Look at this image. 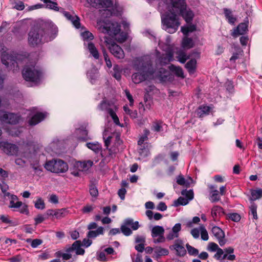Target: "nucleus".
<instances>
[{
    "label": "nucleus",
    "instance_id": "f257e3e1",
    "mask_svg": "<svg viewBox=\"0 0 262 262\" xmlns=\"http://www.w3.org/2000/svg\"><path fill=\"white\" fill-rule=\"evenodd\" d=\"M57 32V26L52 21H43L31 29L28 33V43L32 47L42 45L54 39Z\"/></svg>",
    "mask_w": 262,
    "mask_h": 262
},
{
    "label": "nucleus",
    "instance_id": "f03ea898",
    "mask_svg": "<svg viewBox=\"0 0 262 262\" xmlns=\"http://www.w3.org/2000/svg\"><path fill=\"white\" fill-rule=\"evenodd\" d=\"M24 79L35 84H39L43 77L41 69L35 64L26 66L22 71Z\"/></svg>",
    "mask_w": 262,
    "mask_h": 262
},
{
    "label": "nucleus",
    "instance_id": "7ed1b4c3",
    "mask_svg": "<svg viewBox=\"0 0 262 262\" xmlns=\"http://www.w3.org/2000/svg\"><path fill=\"white\" fill-rule=\"evenodd\" d=\"M163 28L169 33L176 32L180 25L179 18L177 14L171 13L162 17Z\"/></svg>",
    "mask_w": 262,
    "mask_h": 262
},
{
    "label": "nucleus",
    "instance_id": "20e7f679",
    "mask_svg": "<svg viewBox=\"0 0 262 262\" xmlns=\"http://www.w3.org/2000/svg\"><path fill=\"white\" fill-rule=\"evenodd\" d=\"M5 196L9 197L10 201L8 206L9 208L12 209L13 211H18L21 214L26 215L29 214L28 205L19 201L18 198L16 195L7 193L5 194Z\"/></svg>",
    "mask_w": 262,
    "mask_h": 262
},
{
    "label": "nucleus",
    "instance_id": "39448f33",
    "mask_svg": "<svg viewBox=\"0 0 262 262\" xmlns=\"http://www.w3.org/2000/svg\"><path fill=\"white\" fill-rule=\"evenodd\" d=\"M45 168L52 172L64 173L68 170V165L60 159H53L47 161L45 165Z\"/></svg>",
    "mask_w": 262,
    "mask_h": 262
},
{
    "label": "nucleus",
    "instance_id": "423d86ee",
    "mask_svg": "<svg viewBox=\"0 0 262 262\" xmlns=\"http://www.w3.org/2000/svg\"><path fill=\"white\" fill-rule=\"evenodd\" d=\"M146 66H143L140 69L139 72H137L133 74L132 78L133 82L135 83H140L144 81L149 76L154 74L155 71L150 70V67L151 66L150 64H147Z\"/></svg>",
    "mask_w": 262,
    "mask_h": 262
},
{
    "label": "nucleus",
    "instance_id": "0eeeda50",
    "mask_svg": "<svg viewBox=\"0 0 262 262\" xmlns=\"http://www.w3.org/2000/svg\"><path fill=\"white\" fill-rule=\"evenodd\" d=\"M104 39L106 46L114 57L118 59H123L124 57V53L122 49L116 44L112 38L105 36Z\"/></svg>",
    "mask_w": 262,
    "mask_h": 262
},
{
    "label": "nucleus",
    "instance_id": "6e6552de",
    "mask_svg": "<svg viewBox=\"0 0 262 262\" xmlns=\"http://www.w3.org/2000/svg\"><path fill=\"white\" fill-rule=\"evenodd\" d=\"M166 8L170 13L180 14L184 9H186L187 4L186 0H169L165 4Z\"/></svg>",
    "mask_w": 262,
    "mask_h": 262
},
{
    "label": "nucleus",
    "instance_id": "1a4fd4ad",
    "mask_svg": "<svg viewBox=\"0 0 262 262\" xmlns=\"http://www.w3.org/2000/svg\"><path fill=\"white\" fill-rule=\"evenodd\" d=\"M159 45L163 50L166 52L165 54H162V55L159 58V63L161 65H165L172 61L174 60L172 47L170 45H166V47L164 48L162 46L160 43H159Z\"/></svg>",
    "mask_w": 262,
    "mask_h": 262
},
{
    "label": "nucleus",
    "instance_id": "9d476101",
    "mask_svg": "<svg viewBox=\"0 0 262 262\" xmlns=\"http://www.w3.org/2000/svg\"><path fill=\"white\" fill-rule=\"evenodd\" d=\"M151 236L154 243H162L165 241L164 229L162 226H155L151 229Z\"/></svg>",
    "mask_w": 262,
    "mask_h": 262
},
{
    "label": "nucleus",
    "instance_id": "9b49d317",
    "mask_svg": "<svg viewBox=\"0 0 262 262\" xmlns=\"http://www.w3.org/2000/svg\"><path fill=\"white\" fill-rule=\"evenodd\" d=\"M3 115V118H2V122L11 124H16L19 122L21 119L20 115L15 114L12 113H9L6 111H3L1 112Z\"/></svg>",
    "mask_w": 262,
    "mask_h": 262
},
{
    "label": "nucleus",
    "instance_id": "f8f14e48",
    "mask_svg": "<svg viewBox=\"0 0 262 262\" xmlns=\"http://www.w3.org/2000/svg\"><path fill=\"white\" fill-rule=\"evenodd\" d=\"M69 211L67 208H61L56 209H48L46 211V215L48 216H52L53 219H61L66 216Z\"/></svg>",
    "mask_w": 262,
    "mask_h": 262
},
{
    "label": "nucleus",
    "instance_id": "ddd939ff",
    "mask_svg": "<svg viewBox=\"0 0 262 262\" xmlns=\"http://www.w3.org/2000/svg\"><path fill=\"white\" fill-rule=\"evenodd\" d=\"M0 148L8 155H16L18 151L16 145L5 141H0Z\"/></svg>",
    "mask_w": 262,
    "mask_h": 262
},
{
    "label": "nucleus",
    "instance_id": "4468645a",
    "mask_svg": "<svg viewBox=\"0 0 262 262\" xmlns=\"http://www.w3.org/2000/svg\"><path fill=\"white\" fill-rule=\"evenodd\" d=\"M212 232L214 236L217 239L221 246H223L226 243L225 238V233L221 228L217 226H214L212 228Z\"/></svg>",
    "mask_w": 262,
    "mask_h": 262
},
{
    "label": "nucleus",
    "instance_id": "2eb2a0df",
    "mask_svg": "<svg viewBox=\"0 0 262 262\" xmlns=\"http://www.w3.org/2000/svg\"><path fill=\"white\" fill-rule=\"evenodd\" d=\"M62 13L66 18L71 21L73 25L76 28L79 29L80 28V18L74 13L71 14L70 12L63 11Z\"/></svg>",
    "mask_w": 262,
    "mask_h": 262
},
{
    "label": "nucleus",
    "instance_id": "dca6fc26",
    "mask_svg": "<svg viewBox=\"0 0 262 262\" xmlns=\"http://www.w3.org/2000/svg\"><path fill=\"white\" fill-rule=\"evenodd\" d=\"M81 242L79 241H76L74 242L72 245L66 249V252H73L75 251L77 255H83L84 253V250L81 248Z\"/></svg>",
    "mask_w": 262,
    "mask_h": 262
},
{
    "label": "nucleus",
    "instance_id": "f3484780",
    "mask_svg": "<svg viewBox=\"0 0 262 262\" xmlns=\"http://www.w3.org/2000/svg\"><path fill=\"white\" fill-rule=\"evenodd\" d=\"M172 247L176 251V254L178 256H183L186 253V250L184 247V244L182 240H176Z\"/></svg>",
    "mask_w": 262,
    "mask_h": 262
},
{
    "label": "nucleus",
    "instance_id": "a211bd4d",
    "mask_svg": "<svg viewBox=\"0 0 262 262\" xmlns=\"http://www.w3.org/2000/svg\"><path fill=\"white\" fill-rule=\"evenodd\" d=\"M93 164V161L89 160L84 161H78L75 164L74 167H76L79 171H83L89 169Z\"/></svg>",
    "mask_w": 262,
    "mask_h": 262
},
{
    "label": "nucleus",
    "instance_id": "6ab92c4d",
    "mask_svg": "<svg viewBox=\"0 0 262 262\" xmlns=\"http://www.w3.org/2000/svg\"><path fill=\"white\" fill-rule=\"evenodd\" d=\"M213 108V106L212 105L211 106L201 105L196 109L195 112L199 117L202 118L205 116L209 115L211 110H212Z\"/></svg>",
    "mask_w": 262,
    "mask_h": 262
},
{
    "label": "nucleus",
    "instance_id": "aec40b11",
    "mask_svg": "<svg viewBox=\"0 0 262 262\" xmlns=\"http://www.w3.org/2000/svg\"><path fill=\"white\" fill-rule=\"evenodd\" d=\"M46 113H37L28 121L29 125L34 126L37 124L42 121L46 118Z\"/></svg>",
    "mask_w": 262,
    "mask_h": 262
},
{
    "label": "nucleus",
    "instance_id": "412c9836",
    "mask_svg": "<svg viewBox=\"0 0 262 262\" xmlns=\"http://www.w3.org/2000/svg\"><path fill=\"white\" fill-rule=\"evenodd\" d=\"M248 30V25L245 23H240L234 30L231 35L234 37H237L240 35L244 34Z\"/></svg>",
    "mask_w": 262,
    "mask_h": 262
},
{
    "label": "nucleus",
    "instance_id": "4be33fe9",
    "mask_svg": "<svg viewBox=\"0 0 262 262\" xmlns=\"http://www.w3.org/2000/svg\"><path fill=\"white\" fill-rule=\"evenodd\" d=\"M180 15L185 21L189 24L192 21L194 17V13L193 11L189 8L186 7V9H184L181 13Z\"/></svg>",
    "mask_w": 262,
    "mask_h": 262
},
{
    "label": "nucleus",
    "instance_id": "5701e85b",
    "mask_svg": "<svg viewBox=\"0 0 262 262\" xmlns=\"http://www.w3.org/2000/svg\"><path fill=\"white\" fill-rule=\"evenodd\" d=\"M210 189V201L212 203L218 202L220 200V196L216 187L213 185L209 186Z\"/></svg>",
    "mask_w": 262,
    "mask_h": 262
},
{
    "label": "nucleus",
    "instance_id": "b1692460",
    "mask_svg": "<svg viewBox=\"0 0 262 262\" xmlns=\"http://www.w3.org/2000/svg\"><path fill=\"white\" fill-rule=\"evenodd\" d=\"M185 67L190 75L194 74L196 68V60L195 59H191L186 63Z\"/></svg>",
    "mask_w": 262,
    "mask_h": 262
},
{
    "label": "nucleus",
    "instance_id": "393cba45",
    "mask_svg": "<svg viewBox=\"0 0 262 262\" xmlns=\"http://www.w3.org/2000/svg\"><path fill=\"white\" fill-rule=\"evenodd\" d=\"M169 69L177 77H180L181 78H184L185 76L184 75L183 70L180 67L171 64L169 66Z\"/></svg>",
    "mask_w": 262,
    "mask_h": 262
},
{
    "label": "nucleus",
    "instance_id": "a878e982",
    "mask_svg": "<svg viewBox=\"0 0 262 262\" xmlns=\"http://www.w3.org/2000/svg\"><path fill=\"white\" fill-rule=\"evenodd\" d=\"M223 11L228 22L231 25H234L236 18L232 15V11L228 8H224Z\"/></svg>",
    "mask_w": 262,
    "mask_h": 262
},
{
    "label": "nucleus",
    "instance_id": "bb28decb",
    "mask_svg": "<svg viewBox=\"0 0 262 262\" xmlns=\"http://www.w3.org/2000/svg\"><path fill=\"white\" fill-rule=\"evenodd\" d=\"M251 195L249 198L250 201H254L262 197V189H251Z\"/></svg>",
    "mask_w": 262,
    "mask_h": 262
},
{
    "label": "nucleus",
    "instance_id": "cd10ccee",
    "mask_svg": "<svg viewBox=\"0 0 262 262\" xmlns=\"http://www.w3.org/2000/svg\"><path fill=\"white\" fill-rule=\"evenodd\" d=\"M194 43L192 38L184 37L182 41L181 46L185 49H191L194 47Z\"/></svg>",
    "mask_w": 262,
    "mask_h": 262
},
{
    "label": "nucleus",
    "instance_id": "c85d7f7f",
    "mask_svg": "<svg viewBox=\"0 0 262 262\" xmlns=\"http://www.w3.org/2000/svg\"><path fill=\"white\" fill-rule=\"evenodd\" d=\"M224 214V210L222 207L216 205L211 209V216L214 220Z\"/></svg>",
    "mask_w": 262,
    "mask_h": 262
},
{
    "label": "nucleus",
    "instance_id": "c756f323",
    "mask_svg": "<svg viewBox=\"0 0 262 262\" xmlns=\"http://www.w3.org/2000/svg\"><path fill=\"white\" fill-rule=\"evenodd\" d=\"M88 49L90 53V54L93 56V57L96 59H98L99 58V52L95 47V45L92 42H89L88 45Z\"/></svg>",
    "mask_w": 262,
    "mask_h": 262
},
{
    "label": "nucleus",
    "instance_id": "7c9ffc66",
    "mask_svg": "<svg viewBox=\"0 0 262 262\" xmlns=\"http://www.w3.org/2000/svg\"><path fill=\"white\" fill-rule=\"evenodd\" d=\"M176 54L178 60L182 63H184L189 58V56H187L186 53L181 49L178 50Z\"/></svg>",
    "mask_w": 262,
    "mask_h": 262
},
{
    "label": "nucleus",
    "instance_id": "2f4dec72",
    "mask_svg": "<svg viewBox=\"0 0 262 262\" xmlns=\"http://www.w3.org/2000/svg\"><path fill=\"white\" fill-rule=\"evenodd\" d=\"M196 30V26L195 25H188L182 26L181 31L183 34L187 36L189 33L192 32Z\"/></svg>",
    "mask_w": 262,
    "mask_h": 262
},
{
    "label": "nucleus",
    "instance_id": "473e14b6",
    "mask_svg": "<svg viewBox=\"0 0 262 262\" xmlns=\"http://www.w3.org/2000/svg\"><path fill=\"white\" fill-rule=\"evenodd\" d=\"M164 126H166L165 124L161 120H156L153 122L151 129L156 132H159L163 130Z\"/></svg>",
    "mask_w": 262,
    "mask_h": 262
},
{
    "label": "nucleus",
    "instance_id": "72a5a7b5",
    "mask_svg": "<svg viewBox=\"0 0 262 262\" xmlns=\"http://www.w3.org/2000/svg\"><path fill=\"white\" fill-rule=\"evenodd\" d=\"M111 104L109 102L106 100H102L98 106L99 110L102 111H106L110 114V110H113L110 107Z\"/></svg>",
    "mask_w": 262,
    "mask_h": 262
},
{
    "label": "nucleus",
    "instance_id": "f704fd0d",
    "mask_svg": "<svg viewBox=\"0 0 262 262\" xmlns=\"http://www.w3.org/2000/svg\"><path fill=\"white\" fill-rule=\"evenodd\" d=\"M1 60L3 64L7 67H8L9 63L11 62L13 64V61H15L12 59V57L10 55L5 52L3 53L2 55Z\"/></svg>",
    "mask_w": 262,
    "mask_h": 262
},
{
    "label": "nucleus",
    "instance_id": "c9c22d12",
    "mask_svg": "<svg viewBox=\"0 0 262 262\" xmlns=\"http://www.w3.org/2000/svg\"><path fill=\"white\" fill-rule=\"evenodd\" d=\"M124 224L127 226L130 227L134 230H137L139 227V222L138 221L134 222L132 219H127L124 221Z\"/></svg>",
    "mask_w": 262,
    "mask_h": 262
},
{
    "label": "nucleus",
    "instance_id": "e433bc0d",
    "mask_svg": "<svg viewBox=\"0 0 262 262\" xmlns=\"http://www.w3.org/2000/svg\"><path fill=\"white\" fill-rule=\"evenodd\" d=\"M86 146L89 149L94 151L95 153H98L101 150V145L98 142L92 143L89 142L86 143Z\"/></svg>",
    "mask_w": 262,
    "mask_h": 262
},
{
    "label": "nucleus",
    "instance_id": "4c0bfd02",
    "mask_svg": "<svg viewBox=\"0 0 262 262\" xmlns=\"http://www.w3.org/2000/svg\"><path fill=\"white\" fill-rule=\"evenodd\" d=\"M120 26L119 25H117L116 27L114 28L111 29L110 26L108 27V29H106V26H104L103 28L102 31L106 33V31L108 34L110 35H117L120 31Z\"/></svg>",
    "mask_w": 262,
    "mask_h": 262
},
{
    "label": "nucleus",
    "instance_id": "58836bf2",
    "mask_svg": "<svg viewBox=\"0 0 262 262\" xmlns=\"http://www.w3.org/2000/svg\"><path fill=\"white\" fill-rule=\"evenodd\" d=\"M155 253L156 254V257L158 258L161 256L167 255L169 253V251L167 249L157 247L155 249Z\"/></svg>",
    "mask_w": 262,
    "mask_h": 262
},
{
    "label": "nucleus",
    "instance_id": "ea45409f",
    "mask_svg": "<svg viewBox=\"0 0 262 262\" xmlns=\"http://www.w3.org/2000/svg\"><path fill=\"white\" fill-rule=\"evenodd\" d=\"M257 205L255 203H252L249 207L250 212L249 215H252L253 219L257 220L258 219V215L257 213Z\"/></svg>",
    "mask_w": 262,
    "mask_h": 262
},
{
    "label": "nucleus",
    "instance_id": "a19ab883",
    "mask_svg": "<svg viewBox=\"0 0 262 262\" xmlns=\"http://www.w3.org/2000/svg\"><path fill=\"white\" fill-rule=\"evenodd\" d=\"M99 6L100 8H108L112 7L113 5L112 0H99Z\"/></svg>",
    "mask_w": 262,
    "mask_h": 262
},
{
    "label": "nucleus",
    "instance_id": "79ce46f5",
    "mask_svg": "<svg viewBox=\"0 0 262 262\" xmlns=\"http://www.w3.org/2000/svg\"><path fill=\"white\" fill-rule=\"evenodd\" d=\"M109 115L112 117L114 122L115 123L116 125L121 127L123 126V124L120 123L119 118L118 117L117 115H116V113L113 110H110Z\"/></svg>",
    "mask_w": 262,
    "mask_h": 262
},
{
    "label": "nucleus",
    "instance_id": "37998d69",
    "mask_svg": "<svg viewBox=\"0 0 262 262\" xmlns=\"http://www.w3.org/2000/svg\"><path fill=\"white\" fill-rule=\"evenodd\" d=\"M35 207L37 209L43 210L45 208V203L41 198H38L34 203Z\"/></svg>",
    "mask_w": 262,
    "mask_h": 262
},
{
    "label": "nucleus",
    "instance_id": "c03bdc74",
    "mask_svg": "<svg viewBox=\"0 0 262 262\" xmlns=\"http://www.w3.org/2000/svg\"><path fill=\"white\" fill-rule=\"evenodd\" d=\"M200 230L201 238L203 241H207L209 238L207 230L203 225L200 226Z\"/></svg>",
    "mask_w": 262,
    "mask_h": 262
},
{
    "label": "nucleus",
    "instance_id": "a18cd8bd",
    "mask_svg": "<svg viewBox=\"0 0 262 262\" xmlns=\"http://www.w3.org/2000/svg\"><path fill=\"white\" fill-rule=\"evenodd\" d=\"M26 242L28 243H30L31 247L33 248H37L38 246L41 245L42 243V241L41 239H37V238L34 239H31V238H28V239H27Z\"/></svg>",
    "mask_w": 262,
    "mask_h": 262
},
{
    "label": "nucleus",
    "instance_id": "49530a36",
    "mask_svg": "<svg viewBox=\"0 0 262 262\" xmlns=\"http://www.w3.org/2000/svg\"><path fill=\"white\" fill-rule=\"evenodd\" d=\"M46 8L49 9L53 10L55 11H59L60 10L59 7L56 2L50 1L46 4Z\"/></svg>",
    "mask_w": 262,
    "mask_h": 262
},
{
    "label": "nucleus",
    "instance_id": "de8ad7c7",
    "mask_svg": "<svg viewBox=\"0 0 262 262\" xmlns=\"http://www.w3.org/2000/svg\"><path fill=\"white\" fill-rule=\"evenodd\" d=\"M13 8L19 11L23 10L25 9V6L23 1H15L13 3Z\"/></svg>",
    "mask_w": 262,
    "mask_h": 262
},
{
    "label": "nucleus",
    "instance_id": "09e8293b",
    "mask_svg": "<svg viewBox=\"0 0 262 262\" xmlns=\"http://www.w3.org/2000/svg\"><path fill=\"white\" fill-rule=\"evenodd\" d=\"M81 35L83 40H92L94 39V37L93 34L89 31H85L81 33Z\"/></svg>",
    "mask_w": 262,
    "mask_h": 262
},
{
    "label": "nucleus",
    "instance_id": "8fccbe9b",
    "mask_svg": "<svg viewBox=\"0 0 262 262\" xmlns=\"http://www.w3.org/2000/svg\"><path fill=\"white\" fill-rule=\"evenodd\" d=\"M228 219L235 222H239L241 219V215L237 213H231L228 214Z\"/></svg>",
    "mask_w": 262,
    "mask_h": 262
},
{
    "label": "nucleus",
    "instance_id": "3c124183",
    "mask_svg": "<svg viewBox=\"0 0 262 262\" xmlns=\"http://www.w3.org/2000/svg\"><path fill=\"white\" fill-rule=\"evenodd\" d=\"M189 202L188 199L183 197H179L176 201H174V205L178 206L179 205H186Z\"/></svg>",
    "mask_w": 262,
    "mask_h": 262
},
{
    "label": "nucleus",
    "instance_id": "603ef678",
    "mask_svg": "<svg viewBox=\"0 0 262 262\" xmlns=\"http://www.w3.org/2000/svg\"><path fill=\"white\" fill-rule=\"evenodd\" d=\"M120 230L123 234L126 236H128L132 234L131 229L124 224L121 226Z\"/></svg>",
    "mask_w": 262,
    "mask_h": 262
},
{
    "label": "nucleus",
    "instance_id": "864d4df0",
    "mask_svg": "<svg viewBox=\"0 0 262 262\" xmlns=\"http://www.w3.org/2000/svg\"><path fill=\"white\" fill-rule=\"evenodd\" d=\"M186 248L188 253L193 256H196L199 254V251L196 248L192 247L189 244L186 245Z\"/></svg>",
    "mask_w": 262,
    "mask_h": 262
},
{
    "label": "nucleus",
    "instance_id": "5fc2aeb1",
    "mask_svg": "<svg viewBox=\"0 0 262 262\" xmlns=\"http://www.w3.org/2000/svg\"><path fill=\"white\" fill-rule=\"evenodd\" d=\"M219 248V246L215 243L211 242L208 244L207 250L210 252H215Z\"/></svg>",
    "mask_w": 262,
    "mask_h": 262
},
{
    "label": "nucleus",
    "instance_id": "6e6d98bb",
    "mask_svg": "<svg viewBox=\"0 0 262 262\" xmlns=\"http://www.w3.org/2000/svg\"><path fill=\"white\" fill-rule=\"evenodd\" d=\"M181 229V225L180 223H177L174 225V226L172 227L171 231L177 235L178 237L179 236V232Z\"/></svg>",
    "mask_w": 262,
    "mask_h": 262
},
{
    "label": "nucleus",
    "instance_id": "4d7b16f0",
    "mask_svg": "<svg viewBox=\"0 0 262 262\" xmlns=\"http://www.w3.org/2000/svg\"><path fill=\"white\" fill-rule=\"evenodd\" d=\"M181 229V225L180 223H177L174 225V226L172 227L171 231L177 235L178 237L179 236V232Z\"/></svg>",
    "mask_w": 262,
    "mask_h": 262
},
{
    "label": "nucleus",
    "instance_id": "13d9d810",
    "mask_svg": "<svg viewBox=\"0 0 262 262\" xmlns=\"http://www.w3.org/2000/svg\"><path fill=\"white\" fill-rule=\"evenodd\" d=\"M90 193L93 197H96L98 195V191L96 187L94 185L90 186Z\"/></svg>",
    "mask_w": 262,
    "mask_h": 262
},
{
    "label": "nucleus",
    "instance_id": "bf43d9fd",
    "mask_svg": "<svg viewBox=\"0 0 262 262\" xmlns=\"http://www.w3.org/2000/svg\"><path fill=\"white\" fill-rule=\"evenodd\" d=\"M103 54L106 64L108 68H111L112 66V62L108 57V56L105 50H103Z\"/></svg>",
    "mask_w": 262,
    "mask_h": 262
},
{
    "label": "nucleus",
    "instance_id": "052dcab7",
    "mask_svg": "<svg viewBox=\"0 0 262 262\" xmlns=\"http://www.w3.org/2000/svg\"><path fill=\"white\" fill-rule=\"evenodd\" d=\"M182 194L184 195H185L188 200V201L191 200L193 198V192L192 190H189L188 191H183L182 192Z\"/></svg>",
    "mask_w": 262,
    "mask_h": 262
},
{
    "label": "nucleus",
    "instance_id": "680f3d73",
    "mask_svg": "<svg viewBox=\"0 0 262 262\" xmlns=\"http://www.w3.org/2000/svg\"><path fill=\"white\" fill-rule=\"evenodd\" d=\"M124 92L125 93V95L127 98V99L128 100V101H129V105L130 106H132L134 105V99L133 98V96L132 95L130 94L129 91L126 89L125 91H124Z\"/></svg>",
    "mask_w": 262,
    "mask_h": 262
},
{
    "label": "nucleus",
    "instance_id": "e2e57ef3",
    "mask_svg": "<svg viewBox=\"0 0 262 262\" xmlns=\"http://www.w3.org/2000/svg\"><path fill=\"white\" fill-rule=\"evenodd\" d=\"M119 69V67L117 65H115L114 66V70L115 71V73L114 74V75L113 76L117 80H119L121 79V74H120V72L118 71V70Z\"/></svg>",
    "mask_w": 262,
    "mask_h": 262
},
{
    "label": "nucleus",
    "instance_id": "0e129e2a",
    "mask_svg": "<svg viewBox=\"0 0 262 262\" xmlns=\"http://www.w3.org/2000/svg\"><path fill=\"white\" fill-rule=\"evenodd\" d=\"M46 219V217L41 214H38L37 216L34 219L35 224L36 225L41 223L43 222Z\"/></svg>",
    "mask_w": 262,
    "mask_h": 262
},
{
    "label": "nucleus",
    "instance_id": "69168bd1",
    "mask_svg": "<svg viewBox=\"0 0 262 262\" xmlns=\"http://www.w3.org/2000/svg\"><path fill=\"white\" fill-rule=\"evenodd\" d=\"M177 183L180 185H186L187 182L183 176L180 175L177 178Z\"/></svg>",
    "mask_w": 262,
    "mask_h": 262
},
{
    "label": "nucleus",
    "instance_id": "338daca9",
    "mask_svg": "<svg viewBox=\"0 0 262 262\" xmlns=\"http://www.w3.org/2000/svg\"><path fill=\"white\" fill-rule=\"evenodd\" d=\"M94 207L91 205H86L84 206L82 209V212L83 213H88L93 210Z\"/></svg>",
    "mask_w": 262,
    "mask_h": 262
},
{
    "label": "nucleus",
    "instance_id": "774afa93",
    "mask_svg": "<svg viewBox=\"0 0 262 262\" xmlns=\"http://www.w3.org/2000/svg\"><path fill=\"white\" fill-rule=\"evenodd\" d=\"M190 233L194 238H198L200 233V227L199 228H195L192 229Z\"/></svg>",
    "mask_w": 262,
    "mask_h": 262
}]
</instances>
